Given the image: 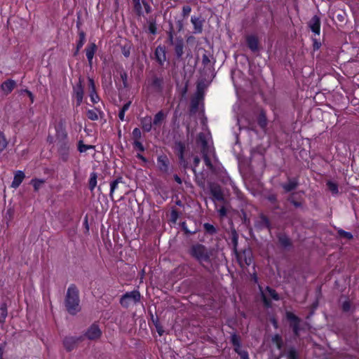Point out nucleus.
<instances>
[{
  "mask_svg": "<svg viewBox=\"0 0 359 359\" xmlns=\"http://www.w3.org/2000/svg\"><path fill=\"white\" fill-rule=\"evenodd\" d=\"M203 228L206 233L209 235H215L217 233V229L210 223L203 224Z\"/></svg>",
  "mask_w": 359,
  "mask_h": 359,
  "instance_id": "nucleus-38",
  "label": "nucleus"
},
{
  "mask_svg": "<svg viewBox=\"0 0 359 359\" xmlns=\"http://www.w3.org/2000/svg\"><path fill=\"white\" fill-rule=\"evenodd\" d=\"M286 318L290 321V327L292 329L294 336L298 337L300 332L301 319L290 311L286 312Z\"/></svg>",
  "mask_w": 359,
  "mask_h": 359,
  "instance_id": "nucleus-8",
  "label": "nucleus"
},
{
  "mask_svg": "<svg viewBox=\"0 0 359 359\" xmlns=\"http://www.w3.org/2000/svg\"><path fill=\"white\" fill-rule=\"evenodd\" d=\"M271 341L276 344L278 349L281 350L283 347V341L281 336L278 334L272 337Z\"/></svg>",
  "mask_w": 359,
  "mask_h": 359,
  "instance_id": "nucleus-34",
  "label": "nucleus"
},
{
  "mask_svg": "<svg viewBox=\"0 0 359 359\" xmlns=\"http://www.w3.org/2000/svg\"><path fill=\"white\" fill-rule=\"evenodd\" d=\"M57 151L63 161H67L69 153V142L67 133L62 123L55 127Z\"/></svg>",
  "mask_w": 359,
  "mask_h": 359,
  "instance_id": "nucleus-3",
  "label": "nucleus"
},
{
  "mask_svg": "<svg viewBox=\"0 0 359 359\" xmlns=\"http://www.w3.org/2000/svg\"><path fill=\"white\" fill-rule=\"evenodd\" d=\"M313 49L314 51L318 50L321 46V42L316 37L312 38Z\"/></svg>",
  "mask_w": 359,
  "mask_h": 359,
  "instance_id": "nucleus-59",
  "label": "nucleus"
},
{
  "mask_svg": "<svg viewBox=\"0 0 359 359\" xmlns=\"http://www.w3.org/2000/svg\"><path fill=\"white\" fill-rule=\"evenodd\" d=\"M97 175L95 172H92L90 174V177L89 180V189L91 191H93L95 189V187L97 185Z\"/></svg>",
  "mask_w": 359,
  "mask_h": 359,
  "instance_id": "nucleus-40",
  "label": "nucleus"
},
{
  "mask_svg": "<svg viewBox=\"0 0 359 359\" xmlns=\"http://www.w3.org/2000/svg\"><path fill=\"white\" fill-rule=\"evenodd\" d=\"M101 335L102 331L98 325L93 323L86 330L83 337H85L89 340H97L100 338Z\"/></svg>",
  "mask_w": 359,
  "mask_h": 359,
  "instance_id": "nucleus-10",
  "label": "nucleus"
},
{
  "mask_svg": "<svg viewBox=\"0 0 359 359\" xmlns=\"http://www.w3.org/2000/svg\"><path fill=\"white\" fill-rule=\"evenodd\" d=\"M210 191L211 195L212 196L213 201H217L224 202V197L222 189L219 185L217 184L212 183L210 184Z\"/></svg>",
  "mask_w": 359,
  "mask_h": 359,
  "instance_id": "nucleus-12",
  "label": "nucleus"
},
{
  "mask_svg": "<svg viewBox=\"0 0 359 359\" xmlns=\"http://www.w3.org/2000/svg\"><path fill=\"white\" fill-rule=\"evenodd\" d=\"M149 86L156 93H161L163 90L164 79L162 76L153 74L148 80Z\"/></svg>",
  "mask_w": 359,
  "mask_h": 359,
  "instance_id": "nucleus-7",
  "label": "nucleus"
},
{
  "mask_svg": "<svg viewBox=\"0 0 359 359\" xmlns=\"http://www.w3.org/2000/svg\"><path fill=\"white\" fill-rule=\"evenodd\" d=\"M235 351L238 354L241 359H249L248 351L245 350H241V348L238 350H235Z\"/></svg>",
  "mask_w": 359,
  "mask_h": 359,
  "instance_id": "nucleus-56",
  "label": "nucleus"
},
{
  "mask_svg": "<svg viewBox=\"0 0 359 359\" xmlns=\"http://www.w3.org/2000/svg\"><path fill=\"white\" fill-rule=\"evenodd\" d=\"M133 1L134 3L135 11H136V13L138 15H142V6H141V4H140V0H133Z\"/></svg>",
  "mask_w": 359,
  "mask_h": 359,
  "instance_id": "nucleus-54",
  "label": "nucleus"
},
{
  "mask_svg": "<svg viewBox=\"0 0 359 359\" xmlns=\"http://www.w3.org/2000/svg\"><path fill=\"white\" fill-rule=\"evenodd\" d=\"M83 341V336L73 337L67 336L62 340L64 348L67 352H70L76 348L78 344Z\"/></svg>",
  "mask_w": 359,
  "mask_h": 359,
  "instance_id": "nucleus-5",
  "label": "nucleus"
},
{
  "mask_svg": "<svg viewBox=\"0 0 359 359\" xmlns=\"http://www.w3.org/2000/svg\"><path fill=\"white\" fill-rule=\"evenodd\" d=\"M132 134H133V139L135 140H139L142 137L141 131H140V128H134Z\"/></svg>",
  "mask_w": 359,
  "mask_h": 359,
  "instance_id": "nucleus-57",
  "label": "nucleus"
},
{
  "mask_svg": "<svg viewBox=\"0 0 359 359\" xmlns=\"http://www.w3.org/2000/svg\"><path fill=\"white\" fill-rule=\"evenodd\" d=\"M83 83V79L79 77V82L73 86V97L76 100V106H79L83 102L84 95Z\"/></svg>",
  "mask_w": 359,
  "mask_h": 359,
  "instance_id": "nucleus-9",
  "label": "nucleus"
},
{
  "mask_svg": "<svg viewBox=\"0 0 359 359\" xmlns=\"http://www.w3.org/2000/svg\"><path fill=\"white\" fill-rule=\"evenodd\" d=\"M257 123L262 129H263V130L266 129L267 124H268V121H267V118L266 116V114L263 110L260 111V113L258 116Z\"/></svg>",
  "mask_w": 359,
  "mask_h": 359,
  "instance_id": "nucleus-30",
  "label": "nucleus"
},
{
  "mask_svg": "<svg viewBox=\"0 0 359 359\" xmlns=\"http://www.w3.org/2000/svg\"><path fill=\"white\" fill-rule=\"evenodd\" d=\"M96 50H97V46L94 43H90L86 48V57H87V59L90 64L92 62V60H93V56L95 55Z\"/></svg>",
  "mask_w": 359,
  "mask_h": 359,
  "instance_id": "nucleus-28",
  "label": "nucleus"
},
{
  "mask_svg": "<svg viewBox=\"0 0 359 359\" xmlns=\"http://www.w3.org/2000/svg\"><path fill=\"white\" fill-rule=\"evenodd\" d=\"M45 181L43 180L34 179L31 181V184L33 185L34 191H37L41 187L43 184H44Z\"/></svg>",
  "mask_w": 359,
  "mask_h": 359,
  "instance_id": "nucleus-48",
  "label": "nucleus"
},
{
  "mask_svg": "<svg viewBox=\"0 0 359 359\" xmlns=\"http://www.w3.org/2000/svg\"><path fill=\"white\" fill-rule=\"evenodd\" d=\"M298 186L299 181L297 177H288L287 182L281 184V187L286 193L295 190Z\"/></svg>",
  "mask_w": 359,
  "mask_h": 359,
  "instance_id": "nucleus-14",
  "label": "nucleus"
},
{
  "mask_svg": "<svg viewBox=\"0 0 359 359\" xmlns=\"http://www.w3.org/2000/svg\"><path fill=\"white\" fill-rule=\"evenodd\" d=\"M179 217V212L176 209H172L170 212V219L171 221L174 223L176 222Z\"/></svg>",
  "mask_w": 359,
  "mask_h": 359,
  "instance_id": "nucleus-58",
  "label": "nucleus"
},
{
  "mask_svg": "<svg viewBox=\"0 0 359 359\" xmlns=\"http://www.w3.org/2000/svg\"><path fill=\"white\" fill-rule=\"evenodd\" d=\"M164 118H165L164 113L163 112V111H160L154 116L152 123L154 126H160L161 124V123L163 122V121L164 120Z\"/></svg>",
  "mask_w": 359,
  "mask_h": 359,
  "instance_id": "nucleus-37",
  "label": "nucleus"
},
{
  "mask_svg": "<svg viewBox=\"0 0 359 359\" xmlns=\"http://www.w3.org/2000/svg\"><path fill=\"white\" fill-rule=\"evenodd\" d=\"M231 342L234 346V351L237 349L238 350L241 346L240 337L238 336L236 333L231 334Z\"/></svg>",
  "mask_w": 359,
  "mask_h": 359,
  "instance_id": "nucleus-35",
  "label": "nucleus"
},
{
  "mask_svg": "<svg viewBox=\"0 0 359 359\" xmlns=\"http://www.w3.org/2000/svg\"><path fill=\"white\" fill-rule=\"evenodd\" d=\"M191 8L190 6H188V5L184 6L182 7V15H183V17L184 18L187 17L189 15V13H191Z\"/></svg>",
  "mask_w": 359,
  "mask_h": 359,
  "instance_id": "nucleus-62",
  "label": "nucleus"
},
{
  "mask_svg": "<svg viewBox=\"0 0 359 359\" xmlns=\"http://www.w3.org/2000/svg\"><path fill=\"white\" fill-rule=\"evenodd\" d=\"M183 21L182 20H178L175 22V27L177 32H180L183 29Z\"/></svg>",
  "mask_w": 359,
  "mask_h": 359,
  "instance_id": "nucleus-64",
  "label": "nucleus"
},
{
  "mask_svg": "<svg viewBox=\"0 0 359 359\" xmlns=\"http://www.w3.org/2000/svg\"><path fill=\"white\" fill-rule=\"evenodd\" d=\"M266 199L273 205L278 201L277 195L275 194H269Z\"/></svg>",
  "mask_w": 359,
  "mask_h": 359,
  "instance_id": "nucleus-61",
  "label": "nucleus"
},
{
  "mask_svg": "<svg viewBox=\"0 0 359 359\" xmlns=\"http://www.w3.org/2000/svg\"><path fill=\"white\" fill-rule=\"evenodd\" d=\"M16 82L13 79H7L1 85V90L6 95H8L15 88Z\"/></svg>",
  "mask_w": 359,
  "mask_h": 359,
  "instance_id": "nucleus-23",
  "label": "nucleus"
},
{
  "mask_svg": "<svg viewBox=\"0 0 359 359\" xmlns=\"http://www.w3.org/2000/svg\"><path fill=\"white\" fill-rule=\"evenodd\" d=\"M231 240L234 250H236L238 246V234L235 229H232L231 231Z\"/></svg>",
  "mask_w": 359,
  "mask_h": 359,
  "instance_id": "nucleus-39",
  "label": "nucleus"
},
{
  "mask_svg": "<svg viewBox=\"0 0 359 359\" xmlns=\"http://www.w3.org/2000/svg\"><path fill=\"white\" fill-rule=\"evenodd\" d=\"M154 55L159 65L163 66L164 62L166 60L165 48L161 46H157L154 52Z\"/></svg>",
  "mask_w": 359,
  "mask_h": 359,
  "instance_id": "nucleus-16",
  "label": "nucleus"
},
{
  "mask_svg": "<svg viewBox=\"0 0 359 359\" xmlns=\"http://www.w3.org/2000/svg\"><path fill=\"white\" fill-rule=\"evenodd\" d=\"M94 146L84 144L82 140H79L78 143V150L81 152H86L89 149H93Z\"/></svg>",
  "mask_w": 359,
  "mask_h": 359,
  "instance_id": "nucleus-43",
  "label": "nucleus"
},
{
  "mask_svg": "<svg viewBox=\"0 0 359 359\" xmlns=\"http://www.w3.org/2000/svg\"><path fill=\"white\" fill-rule=\"evenodd\" d=\"M88 88L91 102L93 103H97L100 100V97L96 93L94 80L91 78H88Z\"/></svg>",
  "mask_w": 359,
  "mask_h": 359,
  "instance_id": "nucleus-19",
  "label": "nucleus"
},
{
  "mask_svg": "<svg viewBox=\"0 0 359 359\" xmlns=\"http://www.w3.org/2000/svg\"><path fill=\"white\" fill-rule=\"evenodd\" d=\"M142 128L144 131L149 132L152 128L151 118L150 116L144 117L141 121Z\"/></svg>",
  "mask_w": 359,
  "mask_h": 359,
  "instance_id": "nucleus-31",
  "label": "nucleus"
},
{
  "mask_svg": "<svg viewBox=\"0 0 359 359\" xmlns=\"http://www.w3.org/2000/svg\"><path fill=\"white\" fill-rule=\"evenodd\" d=\"M203 161L205 162V164L206 165V166L211 170H214V166L211 162V160L209 157V154H205V155H203Z\"/></svg>",
  "mask_w": 359,
  "mask_h": 359,
  "instance_id": "nucleus-53",
  "label": "nucleus"
},
{
  "mask_svg": "<svg viewBox=\"0 0 359 359\" xmlns=\"http://www.w3.org/2000/svg\"><path fill=\"white\" fill-rule=\"evenodd\" d=\"M181 226H182V229L183 230V231L184 232V233L187 235V236H190V235H194L195 234L196 232H197V229H194V230H189L187 226V224L185 222H183L182 224H181Z\"/></svg>",
  "mask_w": 359,
  "mask_h": 359,
  "instance_id": "nucleus-50",
  "label": "nucleus"
},
{
  "mask_svg": "<svg viewBox=\"0 0 359 359\" xmlns=\"http://www.w3.org/2000/svg\"><path fill=\"white\" fill-rule=\"evenodd\" d=\"M337 233L339 236L341 238H345L348 240H351L353 238V235L351 234V233L346 231L343 229H339L337 231Z\"/></svg>",
  "mask_w": 359,
  "mask_h": 359,
  "instance_id": "nucleus-51",
  "label": "nucleus"
},
{
  "mask_svg": "<svg viewBox=\"0 0 359 359\" xmlns=\"http://www.w3.org/2000/svg\"><path fill=\"white\" fill-rule=\"evenodd\" d=\"M213 249H208L205 245L201 243L192 245L189 249V255L196 260L203 267L207 269L203 264L204 262L211 264V256Z\"/></svg>",
  "mask_w": 359,
  "mask_h": 359,
  "instance_id": "nucleus-2",
  "label": "nucleus"
},
{
  "mask_svg": "<svg viewBox=\"0 0 359 359\" xmlns=\"http://www.w3.org/2000/svg\"><path fill=\"white\" fill-rule=\"evenodd\" d=\"M213 76V74H211L210 76H208V78L205 77V75L203 76L202 74V77L198 80L197 83L196 93L195 94L196 95L198 96L199 97H204L205 90L212 81Z\"/></svg>",
  "mask_w": 359,
  "mask_h": 359,
  "instance_id": "nucleus-6",
  "label": "nucleus"
},
{
  "mask_svg": "<svg viewBox=\"0 0 359 359\" xmlns=\"http://www.w3.org/2000/svg\"><path fill=\"white\" fill-rule=\"evenodd\" d=\"M320 18L315 15L308 22V27L315 35H320Z\"/></svg>",
  "mask_w": 359,
  "mask_h": 359,
  "instance_id": "nucleus-13",
  "label": "nucleus"
},
{
  "mask_svg": "<svg viewBox=\"0 0 359 359\" xmlns=\"http://www.w3.org/2000/svg\"><path fill=\"white\" fill-rule=\"evenodd\" d=\"M257 226L261 229L266 228L269 230L271 229V224L269 218L264 214H261L259 215V220L258 222Z\"/></svg>",
  "mask_w": 359,
  "mask_h": 359,
  "instance_id": "nucleus-27",
  "label": "nucleus"
},
{
  "mask_svg": "<svg viewBox=\"0 0 359 359\" xmlns=\"http://www.w3.org/2000/svg\"><path fill=\"white\" fill-rule=\"evenodd\" d=\"M79 40L77 42L76 47H77V51H79V50L82 48L84 43L86 42V34L83 31H80L79 32Z\"/></svg>",
  "mask_w": 359,
  "mask_h": 359,
  "instance_id": "nucleus-41",
  "label": "nucleus"
},
{
  "mask_svg": "<svg viewBox=\"0 0 359 359\" xmlns=\"http://www.w3.org/2000/svg\"><path fill=\"white\" fill-rule=\"evenodd\" d=\"M149 25V31L151 34L155 35L157 32L156 20L155 17L151 16L147 20Z\"/></svg>",
  "mask_w": 359,
  "mask_h": 359,
  "instance_id": "nucleus-32",
  "label": "nucleus"
},
{
  "mask_svg": "<svg viewBox=\"0 0 359 359\" xmlns=\"http://www.w3.org/2000/svg\"><path fill=\"white\" fill-rule=\"evenodd\" d=\"M11 300L8 298L2 299L0 304V323H4L8 316V307L11 305Z\"/></svg>",
  "mask_w": 359,
  "mask_h": 359,
  "instance_id": "nucleus-15",
  "label": "nucleus"
},
{
  "mask_svg": "<svg viewBox=\"0 0 359 359\" xmlns=\"http://www.w3.org/2000/svg\"><path fill=\"white\" fill-rule=\"evenodd\" d=\"M246 42L248 48L252 52H257L259 50V41L256 36L250 35L246 38Z\"/></svg>",
  "mask_w": 359,
  "mask_h": 359,
  "instance_id": "nucleus-21",
  "label": "nucleus"
},
{
  "mask_svg": "<svg viewBox=\"0 0 359 359\" xmlns=\"http://www.w3.org/2000/svg\"><path fill=\"white\" fill-rule=\"evenodd\" d=\"M170 24V29H169V31L168 32V41L169 42V43L170 45H173L175 43V41H174V28H173V26L172 25L171 22L169 23Z\"/></svg>",
  "mask_w": 359,
  "mask_h": 359,
  "instance_id": "nucleus-44",
  "label": "nucleus"
},
{
  "mask_svg": "<svg viewBox=\"0 0 359 359\" xmlns=\"http://www.w3.org/2000/svg\"><path fill=\"white\" fill-rule=\"evenodd\" d=\"M191 22L194 25V33H201L203 31V25L204 20L202 19V18L196 17V16H192L191 18Z\"/></svg>",
  "mask_w": 359,
  "mask_h": 359,
  "instance_id": "nucleus-22",
  "label": "nucleus"
},
{
  "mask_svg": "<svg viewBox=\"0 0 359 359\" xmlns=\"http://www.w3.org/2000/svg\"><path fill=\"white\" fill-rule=\"evenodd\" d=\"M175 53L177 59H180L184 53V40L182 37H178L173 44Z\"/></svg>",
  "mask_w": 359,
  "mask_h": 359,
  "instance_id": "nucleus-18",
  "label": "nucleus"
},
{
  "mask_svg": "<svg viewBox=\"0 0 359 359\" xmlns=\"http://www.w3.org/2000/svg\"><path fill=\"white\" fill-rule=\"evenodd\" d=\"M210 63V60L209 59V57L205 53L203 55L202 57V64L204 65V69L201 72V74H206V72H209L210 74H212V71L211 68H207L208 65Z\"/></svg>",
  "mask_w": 359,
  "mask_h": 359,
  "instance_id": "nucleus-33",
  "label": "nucleus"
},
{
  "mask_svg": "<svg viewBox=\"0 0 359 359\" xmlns=\"http://www.w3.org/2000/svg\"><path fill=\"white\" fill-rule=\"evenodd\" d=\"M158 168L163 172H168L169 168V160L165 155L159 156L157 158Z\"/></svg>",
  "mask_w": 359,
  "mask_h": 359,
  "instance_id": "nucleus-20",
  "label": "nucleus"
},
{
  "mask_svg": "<svg viewBox=\"0 0 359 359\" xmlns=\"http://www.w3.org/2000/svg\"><path fill=\"white\" fill-rule=\"evenodd\" d=\"M341 310L344 313H348L352 311V304L349 300H346L342 303Z\"/></svg>",
  "mask_w": 359,
  "mask_h": 359,
  "instance_id": "nucleus-46",
  "label": "nucleus"
},
{
  "mask_svg": "<svg viewBox=\"0 0 359 359\" xmlns=\"http://www.w3.org/2000/svg\"><path fill=\"white\" fill-rule=\"evenodd\" d=\"M131 47L132 44L127 41L121 46V53L126 57H128L130 56Z\"/></svg>",
  "mask_w": 359,
  "mask_h": 359,
  "instance_id": "nucleus-36",
  "label": "nucleus"
},
{
  "mask_svg": "<svg viewBox=\"0 0 359 359\" xmlns=\"http://www.w3.org/2000/svg\"><path fill=\"white\" fill-rule=\"evenodd\" d=\"M141 294L138 290H133L127 292L121 296L120 299V304L126 309H128L130 304H136L140 301Z\"/></svg>",
  "mask_w": 359,
  "mask_h": 359,
  "instance_id": "nucleus-4",
  "label": "nucleus"
},
{
  "mask_svg": "<svg viewBox=\"0 0 359 359\" xmlns=\"http://www.w3.org/2000/svg\"><path fill=\"white\" fill-rule=\"evenodd\" d=\"M8 146V141L6 140L4 133L0 131V153L4 151Z\"/></svg>",
  "mask_w": 359,
  "mask_h": 359,
  "instance_id": "nucleus-42",
  "label": "nucleus"
},
{
  "mask_svg": "<svg viewBox=\"0 0 359 359\" xmlns=\"http://www.w3.org/2000/svg\"><path fill=\"white\" fill-rule=\"evenodd\" d=\"M299 355L297 350L294 347L290 348L287 354V359H298Z\"/></svg>",
  "mask_w": 359,
  "mask_h": 359,
  "instance_id": "nucleus-45",
  "label": "nucleus"
},
{
  "mask_svg": "<svg viewBox=\"0 0 359 359\" xmlns=\"http://www.w3.org/2000/svg\"><path fill=\"white\" fill-rule=\"evenodd\" d=\"M134 147L140 151H144V147L139 140H135L133 143Z\"/></svg>",
  "mask_w": 359,
  "mask_h": 359,
  "instance_id": "nucleus-63",
  "label": "nucleus"
},
{
  "mask_svg": "<svg viewBox=\"0 0 359 359\" xmlns=\"http://www.w3.org/2000/svg\"><path fill=\"white\" fill-rule=\"evenodd\" d=\"M187 148V143L180 140H175L172 146L174 153L177 157L184 156V152Z\"/></svg>",
  "mask_w": 359,
  "mask_h": 359,
  "instance_id": "nucleus-17",
  "label": "nucleus"
},
{
  "mask_svg": "<svg viewBox=\"0 0 359 359\" xmlns=\"http://www.w3.org/2000/svg\"><path fill=\"white\" fill-rule=\"evenodd\" d=\"M64 304L67 311L71 315L74 316L81 311L79 291L76 285L71 284L68 287Z\"/></svg>",
  "mask_w": 359,
  "mask_h": 359,
  "instance_id": "nucleus-1",
  "label": "nucleus"
},
{
  "mask_svg": "<svg viewBox=\"0 0 359 359\" xmlns=\"http://www.w3.org/2000/svg\"><path fill=\"white\" fill-rule=\"evenodd\" d=\"M203 100V97H199L196 95L191 98L189 109L190 114H194L198 111L200 102Z\"/></svg>",
  "mask_w": 359,
  "mask_h": 359,
  "instance_id": "nucleus-25",
  "label": "nucleus"
},
{
  "mask_svg": "<svg viewBox=\"0 0 359 359\" xmlns=\"http://www.w3.org/2000/svg\"><path fill=\"white\" fill-rule=\"evenodd\" d=\"M196 144L200 147L202 155L210 154V147L208 145L205 135L203 133H200L198 134L196 139Z\"/></svg>",
  "mask_w": 359,
  "mask_h": 359,
  "instance_id": "nucleus-11",
  "label": "nucleus"
},
{
  "mask_svg": "<svg viewBox=\"0 0 359 359\" xmlns=\"http://www.w3.org/2000/svg\"><path fill=\"white\" fill-rule=\"evenodd\" d=\"M86 115L88 118L91 121H96L98 119V115L95 110L88 109L87 111Z\"/></svg>",
  "mask_w": 359,
  "mask_h": 359,
  "instance_id": "nucleus-52",
  "label": "nucleus"
},
{
  "mask_svg": "<svg viewBox=\"0 0 359 359\" xmlns=\"http://www.w3.org/2000/svg\"><path fill=\"white\" fill-rule=\"evenodd\" d=\"M25 175L24 172L18 170L15 172L13 180L11 184V187L17 189L25 179Z\"/></svg>",
  "mask_w": 359,
  "mask_h": 359,
  "instance_id": "nucleus-24",
  "label": "nucleus"
},
{
  "mask_svg": "<svg viewBox=\"0 0 359 359\" xmlns=\"http://www.w3.org/2000/svg\"><path fill=\"white\" fill-rule=\"evenodd\" d=\"M180 165L184 169H187L189 167V163L185 159L184 156L181 157H178Z\"/></svg>",
  "mask_w": 359,
  "mask_h": 359,
  "instance_id": "nucleus-60",
  "label": "nucleus"
},
{
  "mask_svg": "<svg viewBox=\"0 0 359 359\" xmlns=\"http://www.w3.org/2000/svg\"><path fill=\"white\" fill-rule=\"evenodd\" d=\"M120 77L123 81V88H126L128 87V74L126 71H124L123 69H121L120 71Z\"/></svg>",
  "mask_w": 359,
  "mask_h": 359,
  "instance_id": "nucleus-47",
  "label": "nucleus"
},
{
  "mask_svg": "<svg viewBox=\"0 0 359 359\" xmlns=\"http://www.w3.org/2000/svg\"><path fill=\"white\" fill-rule=\"evenodd\" d=\"M266 291L268 292L269 294L274 299V300H278L279 299V295L276 292V291L269 287H266Z\"/></svg>",
  "mask_w": 359,
  "mask_h": 359,
  "instance_id": "nucleus-55",
  "label": "nucleus"
},
{
  "mask_svg": "<svg viewBox=\"0 0 359 359\" xmlns=\"http://www.w3.org/2000/svg\"><path fill=\"white\" fill-rule=\"evenodd\" d=\"M278 240L280 245L284 248H287L292 245V241L290 238L285 233H279L278 236Z\"/></svg>",
  "mask_w": 359,
  "mask_h": 359,
  "instance_id": "nucleus-26",
  "label": "nucleus"
},
{
  "mask_svg": "<svg viewBox=\"0 0 359 359\" xmlns=\"http://www.w3.org/2000/svg\"><path fill=\"white\" fill-rule=\"evenodd\" d=\"M327 186L328 189L332 194H336L338 193V185L336 183L332 182L331 181H328L327 182Z\"/></svg>",
  "mask_w": 359,
  "mask_h": 359,
  "instance_id": "nucleus-49",
  "label": "nucleus"
},
{
  "mask_svg": "<svg viewBox=\"0 0 359 359\" xmlns=\"http://www.w3.org/2000/svg\"><path fill=\"white\" fill-rule=\"evenodd\" d=\"M121 183H123V178L121 177H117L116 180H113L110 183L109 196L112 201L114 200L113 194L115 191V190L118 188V185Z\"/></svg>",
  "mask_w": 359,
  "mask_h": 359,
  "instance_id": "nucleus-29",
  "label": "nucleus"
}]
</instances>
